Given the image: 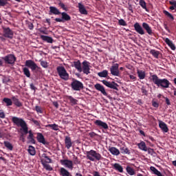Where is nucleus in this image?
Wrapping results in <instances>:
<instances>
[{"label":"nucleus","instance_id":"obj_1","mask_svg":"<svg viewBox=\"0 0 176 176\" xmlns=\"http://www.w3.org/2000/svg\"><path fill=\"white\" fill-rule=\"evenodd\" d=\"M133 27L135 31H136V32L140 35H145V31L148 35H153V31L152 30V28L149 26V24H148L147 23L144 22L141 26L140 23L136 22L133 25Z\"/></svg>","mask_w":176,"mask_h":176},{"label":"nucleus","instance_id":"obj_2","mask_svg":"<svg viewBox=\"0 0 176 176\" xmlns=\"http://www.w3.org/2000/svg\"><path fill=\"white\" fill-rule=\"evenodd\" d=\"M12 122L15 124V126L21 127L20 131H22V137L23 135H27V134H28V126H27V122H25L23 118L14 116L12 118Z\"/></svg>","mask_w":176,"mask_h":176},{"label":"nucleus","instance_id":"obj_3","mask_svg":"<svg viewBox=\"0 0 176 176\" xmlns=\"http://www.w3.org/2000/svg\"><path fill=\"white\" fill-rule=\"evenodd\" d=\"M151 80L154 85H156L158 87H162L163 89H168L170 87V81L167 78L160 79L156 74L151 76Z\"/></svg>","mask_w":176,"mask_h":176},{"label":"nucleus","instance_id":"obj_4","mask_svg":"<svg viewBox=\"0 0 176 176\" xmlns=\"http://www.w3.org/2000/svg\"><path fill=\"white\" fill-rule=\"evenodd\" d=\"M85 154L86 155L87 159L91 162H96V160L97 162H100V160H104L102 155L94 150L85 151Z\"/></svg>","mask_w":176,"mask_h":176},{"label":"nucleus","instance_id":"obj_5","mask_svg":"<svg viewBox=\"0 0 176 176\" xmlns=\"http://www.w3.org/2000/svg\"><path fill=\"white\" fill-rule=\"evenodd\" d=\"M56 71L60 79H63V80H68V79H69V74L67 72L64 66H58L56 67Z\"/></svg>","mask_w":176,"mask_h":176},{"label":"nucleus","instance_id":"obj_6","mask_svg":"<svg viewBox=\"0 0 176 176\" xmlns=\"http://www.w3.org/2000/svg\"><path fill=\"white\" fill-rule=\"evenodd\" d=\"M102 83L104 85L107 87H109V89H112L113 91V93L116 94H118V91H119V85L116 83L115 81L109 82L106 80H103L101 81Z\"/></svg>","mask_w":176,"mask_h":176},{"label":"nucleus","instance_id":"obj_7","mask_svg":"<svg viewBox=\"0 0 176 176\" xmlns=\"http://www.w3.org/2000/svg\"><path fill=\"white\" fill-rule=\"evenodd\" d=\"M71 87L72 90H74L75 91H80V90H83V89H85L83 82L76 79H73V81L71 83Z\"/></svg>","mask_w":176,"mask_h":176},{"label":"nucleus","instance_id":"obj_8","mask_svg":"<svg viewBox=\"0 0 176 176\" xmlns=\"http://www.w3.org/2000/svg\"><path fill=\"white\" fill-rule=\"evenodd\" d=\"M2 60L5 61L6 64L14 65V63H16V60H17V58H16V56L14 54H10L4 57H2Z\"/></svg>","mask_w":176,"mask_h":176},{"label":"nucleus","instance_id":"obj_9","mask_svg":"<svg viewBox=\"0 0 176 176\" xmlns=\"http://www.w3.org/2000/svg\"><path fill=\"white\" fill-rule=\"evenodd\" d=\"M14 33H13V30H12L10 28H3V36L4 38H8V39H13V36Z\"/></svg>","mask_w":176,"mask_h":176},{"label":"nucleus","instance_id":"obj_10","mask_svg":"<svg viewBox=\"0 0 176 176\" xmlns=\"http://www.w3.org/2000/svg\"><path fill=\"white\" fill-rule=\"evenodd\" d=\"M61 18H56L55 21L56 23H65V21H71V16L67 14V12H60Z\"/></svg>","mask_w":176,"mask_h":176},{"label":"nucleus","instance_id":"obj_11","mask_svg":"<svg viewBox=\"0 0 176 176\" xmlns=\"http://www.w3.org/2000/svg\"><path fill=\"white\" fill-rule=\"evenodd\" d=\"M25 67L30 68L32 71H35L36 69H41V67H38L36 63L32 60H27L25 63Z\"/></svg>","mask_w":176,"mask_h":176},{"label":"nucleus","instance_id":"obj_12","mask_svg":"<svg viewBox=\"0 0 176 176\" xmlns=\"http://www.w3.org/2000/svg\"><path fill=\"white\" fill-rule=\"evenodd\" d=\"M110 72L113 76H120V71L119 70V65L118 63L113 64L110 67Z\"/></svg>","mask_w":176,"mask_h":176},{"label":"nucleus","instance_id":"obj_13","mask_svg":"<svg viewBox=\"0 0 176 176\" xmlns=\"http://www.w3.org/2000/svg\"><path fill=\"white\" fill-rule=\"evenodd\" d=\"M94 87L96 90L100 91V93H102L103 96H107V98H109V100H112V97H111L110 96H108V93H107V91H105V88L104 87V86L101 85L99 83H97L94 85Z\"/></svg>","mask_w":176,"mask_h":176},{"label":"nucleus","instance_id":"obj_14","mask_svg":"<svg viewBox=\"0 0 176 176\" xmlns=\"http://www.w3.org/2000/svg\"><path fill=\"white\" fill-rule=\"evenodd\" d=\"M60 163L69 170L74 169V162L69 160H60Z\"/></svg>","mask_w":176,"mask_h":176},{"label":"nucleus","instance_id":"obj_15","mask_svg":"<svg viewBox=\"0 0 176 176\" xmlns=\"http://www.w3.org/2000/svg\"><path fill=\"white\" fill-rule=\"evenodd\" d=\"M82 64V72L83 74H85V75H89V74H90V62L84 60Z\"/></svg>","mask_w":176,"mask_h":176},{"label":"nucleus","instance_id":"obj_16","mask_svg":"<svg viewBox=\"0 0 176 176\" xmlns=\"http://www.w3.org/2000/svg\"><path fill=\"white\" fill-rule=\"evenodd\" d=\"M94 124H96L97 127H99V129H104V130H107L108 129V124L102 122L101 120H96L94 122Z\"/></svg>","mask_w":176,"mask_h":176},{"label":"nucleus","instance_id":"obj_17","mask_svg":"<svg viewBox=\"0 0 176 176\" xmlns=\"http://www.w3.org/2000/svg\"><path fill=\"white\" fill-rule=\"evenodd\" d=\"M41 161V164H47L49 163H52V160L45 153L42 155V158Z\"/></svg>","mask_w":176,"mask_h":176},{"label":"nucleus","instance_id":"obj_18","mask_svg":"<svg viewBox=\"0 0 176 176\" xmlns=\"http://www.w3.org/2000/svg\"><path fill=\"white\" fill-rule=\"evenodd\" d=\"M159 127L164 133H168V126L164 122L159 121Z\"/></svg>","mask_w":176,"mask_h":176},{"label":"nucleus","instance_id":"obj_19","mask_svg":"<svg viewBox=\"0 0 176 176\" xmlns=\"http://www.w3.org/2000/svg\"><path fill=\"white\" fill-rule=\"evenodd\" d=\"M72 67H74L78 72H82V63H80V60H78L76 61H74Z\"/></svg>","mask_w":176,"mask_h":176},{"label":"nucleus","instance_id":"obj_20","mask_svg":"<svg viewBox=\"0 0 176 176\" xmlns=\"http://www.w3.org/2000/svg\"><path fill=\"white\" fill-rule=\"evenodd\" d=\"M38 142H40V144H43V145H46V140H45V136H43V134L41 133H37L36 137Z\"/></svg>","mask_w":176,"mask_h":176},{"label":"nucleus","instance_id":"obj_21","mask_svg":"<svg viewBox=\"0 0 176 176\" xmlns=\"http://www.w3.org/2000/svg\"><path fill=\"white\" fill-rule=\"evenodd\" d=\"M65 148H67V149H69L72 146V140H71L70 137L65 136Z\"/></svg>","mask_w":176,"mask_h":176},{"label":"nucleus","instance_id":"obj_22","mask_svg":"<svg viewBox=\"0 0 176 176\" xmlns=\"http://www.w3.org/2000/svg\"><path fill=\"white\" fill-rule=\"evenodd\" d=\"M78 10L81 14H87V10H86V8H85V6L82 4V3H78Z\"/></svg>","mask_w":176,"mask_h":176},{"label":"nucleus","instance_id":"obj_23","mask_svg":"<svg viewBox=\"0 0 176 176\" xmlns=\"http://www.w3.org/2000/svg\"><path fill=\"white\" fill-rule=\"evenodd\" d=\"M59 174L61 176H72V174L69 171L63 167L60 168Z\"/></svg>","mask_w":176,"mask_h":176},{"label":"nucleus","instance_id":"obj_24","mask_svg":"<svg viewBox=\"0 0 176 176\" xmlns=\"http://www.w3.org/2000/svg\"><path fill=\"white\" fill-rule=\"evenodd\" d=\"M28 134H29V135L28 136V140L30 141V142H31V144H35L36 141L35 139L34 138V133H32V131H28Z\"/></svg>","mask_w":176,"mask_h":176},{"label":"nucleus","instance_id":"obj_25","mask_svg":"<svg viewBox=\"0 0 176 176\" xmlns=\"http://www.w3.org/2000/svg\"><path fill=\"white\" fill-rule=\"evenodd\" d=\"M12 102H13L14 105H16V107H18V108L23 107V103H21V102H20V100H19V98H17V97L13 96L12 98Z\"/></svg>","mask_w":176,"mask_h":176},{"label":"nucleus","instance_id":"obj_26","mask_svg":"<svg viewBox=\"0 0 176 176\" xmlns=\"http://www.w3.org/2000/svg\"><path fill=\"white\" fill-rule=\"evenodd\" d=\"M109 151L111 155H114L115 156H119L120 155V151L116 147H110Z\"/></svg>","mask_w":176,"mask_h":176},{"label":"nucleus","instance_id":"obj_27","mask_svg":"<svg viewBox=\"0 0 176 176\" xmlns=\"http://www.w3.org/2000/svg\"><path fill=\"white\" fill-rule=\"evenodd\" d=\"M41 38L47 43H53L54 42L53 38L49 36L41 35Z\"/></svg>","mask_w":176,"mask_h":176},{"label":"nucleus","instance_id":"obj_28","mask_svg":"<svg viewBox=\"0 0 176 176\" xmlns=\"http://www.w3.org/2000/svg\"><path fill=\"white\" fill-rule=\"evenodd\" d=\"M113 168L116 171H118V173H123V166L118 163L113 164Z\"/></svg>","mask_w":176,"mask_h":176},{"label":"nucleus","instance_id":"obj_29","mask_svg":"<svg viewBox=\"0 0 176 176\" xmlns=\"http://www.w3.org/2000/svg\"><path fill=\"white\" fill-rule=\"evenodd\" d=\"M138 146L139 149H140L141 151H144V152H146L148 151V148H146V144L144 141H142L140 142V143H138Z\"/></svg>","mask_w":176,"mask_h":176},{"label":"nucleus","instance_id":"obj_30","mask_svg":"<svg viewBox=\"0 0 176 176\" xmlns=\"http://www.w3.org/2000/svg\"><path fill=\"white\" fill-rule=\"evenodd\" d=\"M150 170L153 174H155V175L164 176V175L162 174V173H160V171H159V170H157L155 166H151Z\"/></svg>","mask_w":176,"mask_h":176},{"label":"nucleus","instance_id":"obj_31","mask_svg":"<svg viewBox=\"0 0 176 176\" xmlns=\"http://www.w3.org/2000/svg\"><path fill=\"white\" fill-rule=\"evenodd\" d=\"M50 13H52V14H61V12L57 9L56 7L50 6Z\"/></svg>","mask_w":176,"mask_h":176},{"label":"nucleus","instance_id":"obj_32","mask_svg":"<svg viewBox=\"0 0 176 176\" xmlns=\"http://www.w3.org/2000/svg\"><path fill=\"white\" fill-rule=\"evenodd\" d=\"M120 151L122 155H130V150L126 146H121Z\"/></svg>","mask_w":176,"mask_h":176},{"label":"nucleus","instance_id":"obj_33","mask_svg":"<svg viewBox=\"0 0 176 176\" xmlns=\"http://www.w3.org/2000/svg\"><path fill=\"white\" fill-rule=\"evenodd\" d=\"M165 43H166V45H168V46H169V47H170L171 50H175V45H174V43H173V41H171V40H170L168 38H166L165 39Z\"/></svg>","mask_w":176,"mask_h":176},{"label":"nucleus","instance_id":"obj_34","mask_svg":"<svg viewBox=\"0 0 176 176\" xmlns=\"http://www.w3.org/2000/svg\"><path fill=\"white\" fill-rule=\"evenodd\" d=\"M137 74H138V76L139 79H140V80L145 79V77L146 76L145 72H144L142 70L138 69Z\"/></svg>","mask_w":176,"mask_h":176},{"label":"nucleus","instance_id":"obj_35","mask_svg":"<svg viewBox=\"0 0 176 176\" xmlns=\"http://www.w3.org/2000/svg\"><path fill=\"white\" fill-rule=\"evenodd\" d=\"M169 3L171 6L169 7L170 10H175L173 13L176 12V1L175 0H170L169 1Z\"/></svg>","mask_w":176,"mask_h":176},{"label":"nucleus","instance_id":"obj_36","mask_svg":"<svg viewBox=\"0 0 176 176\" xmlns=\"http://www.w3.org/2000/svg\"><path fill=\"white\" fill-rule=\"evenodd\" d=\"M45 127H50L52 129V130H54V131H58L60 129H58V124H47L45 125Z\"/></svg>","mask_w":176,"mask_h":176},{"label":"nucleus","instance_id":"obj_37","mask_svg":"<svg viewBox=\"0 0 176 176\" xmlns=\"http://www.w3.org/2000/svg\"><path fill=\"white\" fill-rule=\"evenodd\" d=\"M139 5H140L141 8H142V9H144L146 12H149V10L148 9V8H146V2H145V0H140Z\"/></svg>","mask_w":176,"mask_h":176},{"label":"nucleus","instance_id":"obj_38","mask_svg":"<svg viewBox=\"0 0 176 176\" xmlns=\"http://www.w3.org/2000/svg\"><path fill=\"white\" fill-rule=\"evenodd\" d=\"M126 173L129 175H135V170L133 168H131L130 166H127L126 168Z\"/></svg>","mask_w":176,"mask_h":176},{"label":"nucleus","instance_id":"obj_39","mask_svg":"<svg viewBox=\"0 0 176 176\" xmlns=\"http://www.w3.org/2000/svg\"><path fill=\"white\" fill-rule=\"evenodd\" d=\"M3 101L6 104V107H10L13 105L12 100L9 98H4Z\"/></svg>","mask_w":176,"mask_h":176},{"label":"nucleus","instance_id":"obj_40","mask_svg":"<svg viewBox=\"0 0 176 176\" xmlns=\"http://www.w3.org/2000/svg\"><path fill=\"white\" fill-rule=\"evenodd\" d=\"M98 76H100V78H107L108 70L104 69L102 72H98Z\"/></svg>","mask_w":176,"mask_h":176},{"label":"nucleus","instance_id":"obj_41","mask_svg":"<svg viewBox=\"0 0 176 176\" xmlns=\"http://www.w3.org/2000/svg\"><path fill=\"white\" fill-rule=\"evenodd\" d=\"M28 151L30 155H31L32 156H35L36 153V151H35V147H34L33 146H29Z\"/></svg>","mask_w":176,"mask_h":176},{"label":"nucleus","instance_id":"obj_42","mask_svg":"<svg viewBox=\"0 0 176 176\" xmlns=\"http://www.w3.org/2000/svg\"><path fill=\"white\" fill-rule=\"evenodd\" d=\"M67 99L70 101L71 105H76L78 104V100L71 96H68Z\"/></svg>","mask_w":176,"mask_h":176},{"label":"nucleus","instance_id":"obj_43","mask_svg":"<svg viewBox=\"0 0 176 176\" xmlns=\"http://www.w3.org/2000/svg\"><path fill=\"white\" fill-rule=\"evenodd\" d=\"M150 54H152L155 58H159V54H160V52L156 50H151L150 51Z\"/></svg>","mask_w":176,"mask_h":176},{"label":"nucleus","instance_id":"obj_44","mask_svg":"<svg viewBox=\"0 0 176 176\" xmlns=\"http://www.w3.org/2000/svg\"><path fill=\"white\" fill-rule=\"evenodd\" d=\"M3 144L6 148H8L9 151H13V145L10 142L5 141Z\"/></svg>","mask_w":176,"mask_h":176},{"label":"nucleus","instance_id":"obj_45","mask_svg":"<svg viewBox=\"0 0 176 176\" xmlns=\"http://www.w3.org/2000/svg\"><path fill=\"white\" fill-rule=\"evenodd\" d=\"M163 13H164V14H165V16H167L168 17V19H170V20H171L172 21H174V16H173V14H171V13L168 12V11L164 10Z\"/></svg>","mask_w":176,"mask_h":176},{"label":"nucleus","instance_id":"obj_46","mask_svg":"<svg viewBox=\"0 0 176 176\" xmlns=\"http://www.w3.org/2000/svg\"><path fill=\"white\" fill-rule=\"evenodd\" d=\"M23 71L24 75H25V76H27V78H30L31 72H30V69H28V68L24 67L23 69Z\"/></svg>","mask_w":176,"mask_h":176},{"label":"nucleus","instance_id":"obj_47","mask_svg":"<svg viewBox=\"0 0 176 176\" xmlns=\"http://www.w3.org/2000/svg\"><path fill=\"white\" fill-rule=\"evenodd\" d=\"M43 168H45V170H47V171H53V168H52V166H50V165H49L48 164H43Z\"/></svg>","mask_w":176,"mask_h":176},{"label":"nucleus","instance_id":"obj_48","mask_svg":"<svg viewBox=\"0 0 176 176\" xmlns=\"http://www.w3.org/2000/svg\"><path fill=\"white\" fill-rule=\"evenodd\" d=\"M73 162L75 164H80V160L75 155H73Z\"/></svg>","mask_w":176,"mask_h":176},{"label":"nucleus","instance_id":"obj_49","mask_svg":"<svg viewBox=\"0 0 176 176\" xmlns=\"http://www.w3.org/2000/svg\"><path fill=\"white\" fill-rule=\"evenodd\" d=\"M58 6L61 8V9H63V10H65V12H67L68 8L65 6V4H64V3L60 1L58 3Z\"/></svg>","mask_w":176,"mask_h":176},{"label":"nucleus","instance_id":"obj_50","mask_svg":"<svg viewBox=\"0 0 176 176\" xmlns=\"http://www.w3.org/2000/svg\"><path fill=\"white\" fill-rule=\"evenodd\" d=\"M118 24L119 25H122L123 27H126V25H127L126 21L122 19L118 20Z\"/></svg>","mask_w":176,"mask_h":176},{"label":"nucleus","instance_id":"obj_51","mask_svg":"<svg viewBox=\"0 0 176 176\" xmlns=\"http://www.w3.org/2000/svg\"><path fill=\"white\" fill-rule=\"evenodd\" d=\"M35 111L38 113H43V110H42V107L40 106H36L35 107Z\"/></svg>","mask_w":176,"mask_h":176},{"label":"nucleus","instance_id":"obj_52","mask_svg":"<svg viewBox=\"0 0 176 176\" xmlns=\"http://www.w3.org/2000/svg\"><path fill=\"white\" fill-rule=\"evenodd\" d=\"M40 64L43 68H47L48 67L47 62L45 60H40Z\"/></svg>","mask_w":176,"mask_h":176},{"label":"nucleus","instance_id":"obj_53","mask_svg":"<svg viewBox=\"0 0 176 176\" xmlns=\"http://www.w3.org/2000/svg\"><path fill=\"white\" fill-rule=\"evenodd\" d=\"M8 0H0V6H6Z\"/></svg>","mask_w":176,"mask_h":176},{"label":"nucleus","instance_id":"obj_54","mask_svg":"<svg viewBox=\"0 0 176 176\" xmlns=\"http://www.w3.org/2000/svg\"><path fill=\"white\" fill-rule=\"evenodd\" d=\"M142 93L144 94V96H148V91L146 90V88L145 87H142L141 88Z\"/></svg>","mask_w":176,"mask_h":176},{"label":"nucleus","instance_id":"obj_55","mask_svg":"<svg viewBox=\"0 0 176 176\" xmlns=\"http://www.w3.org/2000/svg\"><path fill=\"white\" fill-rule=\"evenodd\" d=\"M89 135L91 138H94V137H97L98 134L96 133L95 132H90L89 133Z\"/></svg>","mask_w":176,"mask_h":176},{"label":"nucleus","instance_id":"obj_56","mask_svg":"<svg viewBox=\"0 0 176 176\" xmlns=\"http://www.w3.org/2000/svg\"><path fill=\"white\" fill-rule=\"evenodd\" d=\"M0 118L1 119H5L6 118L5 112H3V110H0Z\"/></svg>","mask_w":176,"mask_h":176},{"label":"nucleus","instance_id":"obj_57","mask_svg":"<svg viewBox=\"0 0 176 176\" xmlns=\"http://www.w3.org/2000/svg\"><path fill=\"white\" fill-rule=\"evenodd\" d=\"M52 105H54V107H55V108H56V109H58V107L60 106V105L58 104V102H57V101H54V102H52Z\"/></svg>","mask_w":176,"mask_h":176},{"label":"nucleus","instance_id":"obj_58","mask_svg":"<svg viewBox=\"0 0 176 176\" xmlns=\"http://www.w3.org/2000/svg\"><path fill=\"white\" fill-rule=\"evenodd\" d=\"M152 105L154 107V108H159V104L157 102L152 101Z\"/></svg>","mask_w":176,"mask_h":176},{"label":"nucleus","instance_id":"obj_59","mask_svg":"<svg viewBox=\"0 0 176 176\" xmlns=\"http://www.w3.org/2000/svg\"><path fill=\"white\" fill-rule=\"evenodd\" d=\"M128 75H129L131 80H133V82L137 80V77H135V76H133L131 74H128Z\"/></svg>","mask_w":176,"mask_h":176},{"label":"nucleus","instance_id":"obj_60","mask_svg":"<svg viewBox=\"0 0 176 176\" xmlns=\"http://www.w3.org/2000/svg\"><path fill=\"white\" fill-rule=\"evenodd\" d=\"M30 89H31L32 90H34V91H36V88L35 85H34V83H31V84H30Z\"/></svg>","mask_w":176,"mask_h":176},{"label":"nucleus","instance_id":"obj_61","mask_svg":"<svg viewBox=\"0 0 176 176\" xmlns=\"http://www.w3.org/2000/svg\"><path fill=\"white\" fill-rule=\"evenodd\" d=\"M32 122H33L34 124H36V126H40L39 121H38L36 120H32Z\"/></svg>","mask_w":176,"mask_h":176},{"label":"nucleus","instance_id":"obj_62","mask_svg":"<svg viewBox=\"0 0 176 176\" xmlns=\"http://www.w3.org/2000/svg\"><path fill=\"white\" fill-rule=\"evenodd\" d=\"M128 9L129 10H130V12H131V13H134V10H133V6H131V4L129 5Z\"/></svg>","mask_w":176,"mask_h":176},{"label":"nucleus","instance_id":"obj_63","mask_svg":"<svg viewBox=\"0 0 176 176\" xmlns=\"http://www.w3.org/2000/svg\"><path fill=\"white\" fill-rule=\"evenodd\" d=\"M166 100V104H167L168 105H171V102H170V99H168V98H165Z\"/></svg>","mask_w":176,"mask_h":176},{"label":"nucleus","instance_id":"obj_64","mask_svg":"<svg viewBox=\"0 0 176 176\" xmlns=\"http://www.w3.org/2000/svg\"><path fill=\"white\" fill-rule=\"evenodd\" d=\"M28 28H29V30H34V24L29 23L28 24Z\"/></svg>","mask_w":176,"mask_h":176}]
</instances>
